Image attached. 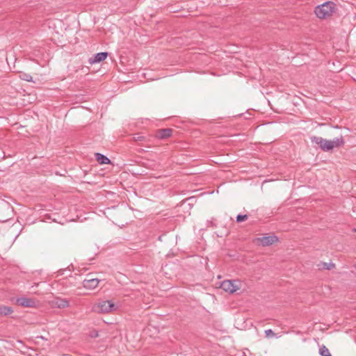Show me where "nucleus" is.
Masks as SVG:
<instances>
[{"label": "nucleus", "mask_w": 356, "mask_h": 356, "mask_svg": "<svg viewBox=\"0 0 356 356\" xmlns=\"http://www.w3.org/2000/svg\"><path fill=\"white\" fill-rule=\"evenodd\" d=\"M107 56H108V54L106 52L97 53V54H95V56H94V58L92 59L91 58L90 60V63H99L101 61L104 60L106 58Z\"/></svg>", "instance_id": "1a4fd4ad"}, {"label": "nucleus", "mask_w": 356, "mask_h": 356, "mask_svg": "<svg viewBox=\"0 0 356 356\" xmlns=\"http://www.w3.org/2000/svg\"><path fill=\"white\" fill-rule=\"evenodd\" d=\"M265 334H266V336L267 337H273L275 335V333L273 332V331L270 329L269 330H266L265 331Z\"/></svg>", "instance_id": "dca6fc26"}, {"label": "nucleus", "mask_w": 356, "mask_h": 356, "mask_svg": "<svg viewBox=\"0 0 356 356\" xmlns=\"http://www.w3.org/2000/svg\"><path fill=\"white\" fill-rule=\"evenodd\" d=\"M20 78L24 81L29 82L33 81L32 76L29 74L26 73H23L22 74H21Z\"/></svg>", "instance_id": "4468645a"}, {"label": "nucleus", "mask_w": 356, "mask_h": 356, "mask_svg": "<svg viewBox=\"0 0 356 356\" xmlns=\"http://www.w3.org/2000/svg\"><path fill=\"white\" fill-rule=\"evenodd\" d=\"M16 302L18 305L24 307H34L36 305L33 299L25 297L17 298Z\"/></svg>", "instance_id": "6e6552de"}, {"label": "nucleus", "mask_w": 356, "mask_h": 356, "mask_svg": "<svg viewBox=\"0 0 356 356\" xmlns=\"http://www.w3.org/2000/svg\"><path fill=\"white\" fill-rule=\"evenodd\" d=\"M99 282L100 280L97 278H92L90 276H88L87 278L83 280L82 286L87 290H93L98 286Z\"/></svg>", "instance_id": "39448f33"}, {"label": "nucleus", "mask_w": 356, "mask_h": 356, "mask_svg": "<svg viewBox=\"0 0 356 356\" xmlns=\"http://www.w3.org/2000/svg\"><path fill=\"white\" fill-rule=\"evenodd\" d=\"M355 232H356V229H355Z\"/></svg>", "instance_id": "6ab92c4d"}, {"label": "nucleus", "mask_w": 356, "mask_h": 356, "mask_svg": "<svg viewBox=\"0 0 356 356\" xmlns=\"http://www.w3.org/2000/svg\"><path fill=\"white\" fill-rule=\"evenodd\" d=\"M336 11V4L332 1H327L317 6L314 9L316 16L321 19H326L332 16Z\"/></svg>", "instance_id": "f03ea898"}, {"label": "nucleus", "mask_w": 356, "mask_h": 356, "mask_svg": "<svg viewBox=\"0 0 356 356\" xmlns=\"http://www.w3.org/2000/svg\"><path fill=\"white\" fill-rule=\"evenodd\" d=\"M311 141L319 146V147L325 151L328 152L335 147H339L344 144V140L342 136L336 138L333 140H326L319 136H312Z\"/></svg>", "instance_id": "f257e3e1"}, {"label": "nucleus", "mask_w": 356, "mask_h": 356, "mask_svg": "<svg viewBox=\"0 0 356 356\" xmlns=\"http://www.w3.org/2000/svg\"><path fill=\"white\" fill-rule=\"evenodd\" d=\"M50 304L52 307L59 309H64L70 305L69 301L67 299L60 298H55L50 302Z\"/></svg>", "instance_id": "0eeeda50"}, {"label": "nucleus", "mask_w": 356, "mask_h": 356, "mask_svg": "<svg viewBox=\"0 0 356 356\" xmlns=\"http://www.w3.org/2000/svg\"><path fill=\"white\" fill-rule=\"evenodd\" d=\"M327 356H332V355H331V354H330V355H327Z\"/></svg>", "instance_id": "a211bd4d"}, {"label": "nucleus", "mask_w": 356, "mask_h": 356, "mask_svg": "<svg viewBox=\"0 0 356 356\" xmlns=\"http://www.w3.org/2000/svg\"><path fill=\"white\" fill-rule=\"evenodd\" d=\"M95 156H96V159L97 161L100 163V164H107V163H110V160L108 158H107L106 156H105L104 155L102 154H99V153H97L95 154Z\"/></svg>", "instance_id": "f8f14e48"}, {"label": "nucleus", "mask_w": 356, "mask_h": 356, "mask_svg": "<svg viewBox=\"0 0 356 356\" xmlns=\"http://www.w3.org/2000/svg\"><path fill=\"white\" fill-rule=\"evenodd\" d=\"M172 129H165L159 130L156 134V137L159 138H165L171 136Z\"/></svg>", "instance_id": "9d476101"}, {"label": "nucleus", "mask_w": 356, "mask_h": 356, "mask_svg": "<svg viewBox=\"0 0 356 356\" xmlns=\"http://www.w3.org/2000/svg\"><path fill=\"white\" fill-rule=\"evenodd\" d=\"M248 219V216L247 215H238L237 217H236V221L238 222H243L245 220Z\"/></svg>", "instance_id": "2eb2a0df"}, {"label": "nucleus", "mask_w": 356, "mask_h": 356, "mask_svg": "<svg viewBox=\"0 0 356 356\" xmlns=\"http://www.w3.org/2000/svg\"><path fill=\"white\" fill-rule=\"evenodd\" d=\"M13 312L11 307L0 305V316H8Z\"/></svg>", "instance_id": "9b49d317"}, {"label": "nucleus", "mask_w": 356, "mask_h": 356, "mask_svg": "<svg viewBox=\"0 0 356 356\" xmlns=\"http://www.w3.org/2000/svg\"><path fill=\"white\" fill-rule=\"evenodd\" d=\"M241 287V283L239 280H225L220 284V288L229 293H233L239 290Z\"/></svg>", "instance_id": "20e7f679"}, {"label": "nucleus", "mask_w": 356, "mask_h": 356, "mask_svg": "<svg viewBox=\"0 0 356 356\" xmlns=\"http://www.w3.org/2000/svg\"><path fill=\"white\" fill-rule=\"evenodd\" d=\"M118 306L111 300H99L92 306V311L98 314H108L116 311Z\"/></svg>", "instance_id": "7ed1b4c3"}, {"label": "nucleus", "mask_w": 356, "mask_h": 356, "mask_svg": "<svg viewBox=\"0 0 356 356\" xmlns=\"http://www.w3.org/2000/svg\"><path fill=\"white\" fill-rule=\"evenodd\" d=\"M319 353L321 356H327L330 355L329 350L325 346H323L320 348Z\"/></svg>", "instance_id": "ddd939ff"}, {"label": "nucleus", "mask_w": 356, "mask_h": 356, "mask_svg": "<svg viewBox=\"0 0 356 356\" xmlns=\"http://www.w3.org/2000/svg\"><path fill=\"white\" fill-rule=\"evenodd\" d=\"M142 138H143V137H141V136H138L137 138H136V137L134 138L135 140H141Z\"/></svg>", "instance_id": "f3484780"}, {"label": "nucleus", "mask_w": 356, "mask_h": 356, "mask_svg": "<svg viewBox=\"0 0 356 356\" xmlns=\"http://www.w3.org/2000/svg\"><path fill=\"white\" fill-rule=\"evenodd\" d=\"M256 241L262 246H268L278 241V238L275 235L265 236L257 238Z\"/></svg>", "instance_id": "423d86ee"}]
</instances>
